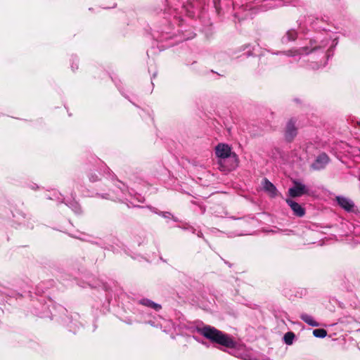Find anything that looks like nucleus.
I'll use <instances>...</instances> for the list:
<instances>
[{
  "label": "nucleus",
  "instance_id": "obj_1",
  "mask_svg": "<svg viewBox=\"0 0 360 360\" xmlns=\"http://www.w3.org/2000/svg\"><path fill=\"white\" fill-rule=\"evenodd\" d=\"M198 332L213 343L218 344L226 348H233L236 345L233 338L224 332L210 326L198 328Z\"/></svg>",
  "mask_w": 360,
  "mask_h": 360
},
{
  "label": "nucleus",
  "instance_id": "obj_2",
  "mask_svg": "<svg viewBox=\"0 0 360 360\" xmlns=\"http://www.w3.org/2000/svg\"><path fill=\"white\" fill-rule=\"evenodd\" d=\"M216 155L219 158V169L221 171H231L237 166V157L231 153V148L224 143H219L215 148Z\"/></svg>",
  "mask_w": 360,
  "mask_h": 360
},
{
  "label": "nucleus",
  "instance_id": "obj_3",
  "mask_svg": "<svg viewBox=\"0 0 360 360\" xmlns=\"http://www.w3.org/2000/svg\"><path fill=\"white\" fill-rule=\"evenodd\" d=\"M293 186L288 189V195L292 198L300 197L304 194L308 193L307 187L301 182L295 181Z\"/></svg>",
  "mask_w": 360,
  "mask_h": 360
},
{
  "label": "nucleus",
  "instance_id": "obj_4",
  "mask_svg": "<svg viewBox=\"0 0 360 360\" xmlns=\"http://www.w3.org/2000/svg\"><path fill=\"white\" fill-rule=\"evenodd\" d=\"M335 200L338 205L346 212H354L355 204L350 198L342 195H338L336 196Z\"/></svg>",
  "mask_w": 360,
  "mask_h": 360
},
{
  "label": "nucleus",
  "instance_id": "obj_5",
  "mask_svg": "<svg viewBox=\"0 0 360 360\" xmlns=\"http://www.w3.org/2000/svg\"><path fill=\"white\" fill-rule=\"evenodd\" d=\"M262 190L270 197L274 198L280 195L276 187L266 178L262 179L261 182Z\"/></svg>",
  "mask_w": 360,
  "mask_h": 360
},
{
  "label": "nucleus",
  "instance_id": "obj_6",
  "mask_svg": "<svg viewBox=\"0 0 360 360\" xmlns=\"http://www.w3.org/2000/svg\"><path fill=\"white\" fill-rule=\"evenodd\" d=\"M329 160L330 159L326 153H321L316 157L311 167L314 170H321L325 168L328 164Z\"/></svg>",
  "mask_w": 360,
  "mask_h": 360
},
{
  "label": "nucleus",
  "instance_id": "obj_7",
  "mask_svg": "<svg viewBox=\"0 0 360 360\" xmlns=\"http://www.w3.org/2000/svg\"><path fill=\"white\" fill-rule=\"evenodd\" d=\"M319 50H321V46L311 47L310 51H309V48L307 46H305L300 49L289 50L287 53V55L289 56H302L304 54L307 55L309 53H313L314 52H316Z\"/></svg>",
  "mask_w": 360,
  "mask_h": 360
},
{
  "label": "nucleus",
  "instance_id": "obj_8",
  "mask_svg": "<svg viewBox=\"0 0 360 360\" xmlns=\"http://www.w3.org/2000/svg\"><path fill=\"white\" fill-rule=\"evenodd\" d=\"M297 135V128L295 122L292 120H289L286 124L285 137L288 141H291Z\"/></svg>",
  "mask_w": 360,
  "mask_h": 360
},
{
  "label": "nucleus",
  "instance_id": "obj_9",
  "mask_svg": "<svg viewBox=\"0 0 360 360\" xmlns=\"http://www.w3.org/2000/svg\"><path fill=\"white\" fill-rule=\"evenodd\" d=\"M285 201L295 215L302 217L304 214V209L299 203L288 198Z\"/></svg>",
  "mask_w": 360,
  "mask_h": 360
},
{
  "label": "nucleus",
  "instance_id": "obj_10",
  "mask_svg": "<svg viewBox=\"0 0 360 360\" xmlns=\"http://www.w3.org/2000/svg\"><path fill=\"white\" fill-rule=\"evenodd\" d=\"M300 319L310 326L316 327L319 326V323L316 322L311 316L307 314H302Z\"/></svg>",
  "mask_w": 360,
  "mask_h": 360
},
{
  "label": "nucleus",
  "instance_id": "obj_11",
  "mask_svg": "<svg viewBox=\"0 0 360 360\" xmlns=\"http://www.w3.org/2000/svg\"><path fill=\"white\" fill-rule=\"evenodd\" d=\"M297 37V32L294 30H288L285 35L282 38L283 43H287L290 41H294Z\"/></svg>",
  "mask_w": 360,
  "mask_h": 360
},
{
  "label": "nucleus",
  "instance_id": "obj_12",
  "mask_svg": "<svg viewBox=\"0 0 360 360\" xmlns=\"http://www.w3.org/2000/svg\"><path fill=\"white\" fill-rule=\"evenodd\" d=\"M140 303L143 305L151 307V308L155 309L156 311L161 309V306L160 304H156V303L153 302V301L148 300V299L141 300L140 301Z\"/></svg>",
  "mask_w": 360,
  "mask_h": 360
},
{
  "label": "nucleus",
  "instance_id": "obj_13",
  "mask_svg": "<svg viewBox=\"0 0 360 360\" xmlns=\"http://www.w3.org/2000/svg\"><path fill=\"white\" fill-rule=\"evenodd\" d=\"M313 335L316 338H323L327 335V331L322 328L315 329L313 330Z\"/></svg>",
  "mask_w": 360,
  "mask_h": 360
},
{
  "label": "nucleus",
  "instance_id": "obj_14",
  "mask_svg": "<svg viewBox=\"0 0 360 360\" xmlns=\"http://www.w3.org/2000/svg\"><path fill=\"white\" fill-rule=\"evenodd\" d=\"M294 338H295V334L292 332H288L284 335V341L288 345H290L292 343Z\"/></svg>",
  "mask_w": 360,
  "mask_h": 360
},
{
  "label": "nucleus",
  "instance_id": "obj_15",
  "mask_svg": "<svg viewBox=\"0 0 360 360\" xmlns=\"http://www.w3.org/2000/svg\"><path fill=\"white\" fill-rule=\"evenodd\" d=\"M276 229H275V230L264 229L263 231H264V232H266V233H270V232H272V233H278V232L280 231V229H279L278 228H277V227H276Z\"/></svg>",
  "mask_w": 360,
  "mask_h": 360
},
{
  "label": "nucleus",
  "instance_id": "obj_16",
  "mask_svg": "<svg viewBox=\"0 0 360 360\" xmlns=\"http://www.w3.org/2000/svg\"><path fill=\"white\" fill-rule=\"evenodd\" d=\"M219 3V0H214V6H215L217 10H218L217 4Z\"/></svg>",
  "mask_w": 360,
  "mask_h": 360
},
{
  "label": "nucleus",
  "instance_id": "obj_17",
  "mask_svg": "<svg viewBox=\"0 0 360 360\" xmlns=\"http://www.w3.org/2000/svg\"><path fill=\"white\" fill-rule=\"evenodd\" d=\"M311 68H319V65H318V64H316V65H311Z\"/></svg>",
  "mask_w": 360,
  "mask_h": 360
},
{
  "label": "nucleus",
  "instance_id": "obj_18",
  "mask_svg": "<svg viewBox=\"0 0 360 360\" xmlns=\"http://www.w3.org/2000/svg\"><path fill=\"white\" fill-rule=\"evenodd\" d=\"M73 237L81 239L82 238L79 236H73Z\"/></svg>",
  "mask_w": 360,
  "mask_h": 360
},
{
  "label": "nucleus",
  "instance_id": "obj_19",
  "mask_svg": "<svg viewBox=\"0 0 360 360\" xmlns=\"http://www.w3.org/2000/svg\"><path fill=\"white\" fill-rule=\"evenodd\" d=\"M359 124H360V122H359Z\"/></svg>",
  "mask_w": 360,
  "mask_h": 360
}]
</instances>
